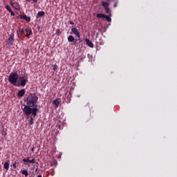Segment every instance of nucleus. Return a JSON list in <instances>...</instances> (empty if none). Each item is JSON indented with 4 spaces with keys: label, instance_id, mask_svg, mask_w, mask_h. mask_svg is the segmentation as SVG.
Instances as JSON below:
<instances>
[{
    "label": "nucleus",
    "instance_id": "obj_1",
    "mask_svg": "<svg viewBox=\"0 0 177 177\" xmlns=\"http://www.w3.org/2000/svg\"><path fill=\"white\" fill-rule=\"evenodd\" d=\"M38 102V96L35 93H30L26 98V104L24 105L22 111L26 115H33L37 117L38 108H37V102Z\"/></svg>",
    "mask_w": 177,
    "mask_h": 177
},
{
    "label": "nucleus",
    "instance_id": "obj_2",
    "mask_svg": "<svg viewBox=\"0 0 177 177\" xmlns=\"http://www.w3.org/2000/svg\"><path fill=\"white\" fill-rule=\"evenodd\" d=\"M17 80H19V75L17 74V71L11 73L8 76V81L12 84V85H14L15 86H17L16 84H17Z\"/></svg>",
    "mask_w": 177,
    "mask_h": 177
},
{
    "label": "nucleus",
    "instance_id": "obj_3",
    "mask_svg": "<svg viewBox=\"0 0 177 177\" xmlns=\"http://www.w3.org/2000/svg\"><path fill=\"white\" fill-rule=\"evenodd\" d=\"M14 42H15V33H11L6 41L7 48H9V46H12Z\"/></svg>",
    "mask_w": 177,
    "mask_h": 177
},
{
    "label": "nucleus",
    "instance_id": "obj_4",
    "mask_svg": "<svg viewBox=\"0 0 177 177\" xmlns=\"http://www.w3.org/2000/svg\"><path fill=\"white\" fill-rule=\"evenodd\" d=\"M20 80L21 86H26L27 82H28V76H27V75H24L23 76L20 77Z\"/></svg>",
    "mask_w": 177,
    "mask_h": 177
},
{
    "label": "nucleus",
    "instance_id": "obj_5",
    "mask_svg": "<svg viewBox=\"0 0 177 177\" xmlns=\"http://www.w3.org/2000/svg\"><path fill=\"white\" fill-rule=\"evenodd\" d=\"M102 5L105 10L106 13H110V3L106 1H102Z\"/></svg>",
    "mask_w": 177,
    "mask_h": 177
},
{
    "label": "nucleus",
    "instance_id": "obj_6",
    "mask_svg": "<svg viewBox=\"0 0 177 177\" xmlns=\"http://www.w3.org/2000/svg\"><path fill=\"white\" fill-rule=\"evenodd\" d=\"M71 32H73V34L76 35V37H77V38H81V33H80V30H78V29L77 28H72Z\"/></svg>",
    "mask_w": 177,
    "mask_h": 177
},
{
    "label": "nucleus",
    "instance_id": "obj_7",
    "mask_svg": "<svg viewBox=\"0 0 177 177\" xmlns=\"http://www.w3.org/2000/svg\"><path fill=\"white\" fill-rule=\"evenodd\" d=\"M64 100L67 102V103L70 102L71 101V94L70 93H66L64 95Z\"/></svg>",
    "mask_w": 177,
    "mask_h": 177
},
{
    "label": "nucleus",
    "instance_id": "obj_8",
    "mask_svg": "<svg viewBox=\"0 0 177 177\" xmlns=\"http://www.w3.org/2000/svg\"><path fill=\"white\" fill-rule=\"evenodd\" d=\"M20 17V19H23V20H26V21H31V18L30 17H28L26 15H20L19 16Z\"/></svg>",
    "mask_w": 177,
    "mask_h": 177
},
{
    "label": "nucleus",
    "instance_id": "obj_9",
    "mask_svg": "<svg viewBox=\"0 0 177 177\" xmlns=\"http://www.w3.org/2000/svg\"><path fill=\"white\" fill-rule=\"evenodd\" d=\"M68 41L69 42H73V45H77V41H75V39H74V36L73 35H69L68 37Z\"/></svg>",
    "mask_w": 177,
    "mask_h": 177
},
{
    "label": "nucleus",
    "instance_id": "obj_10",
    "mask_svg": "<svg viewBox=\"0 0 177 177\" xmlns=\"http://www.w3.org/2000/svg\"><path fill=\"white\" fill-rule=\"evenodd\" d=\"M85 42H86V44L88 45L89 48H93L95 46L93 43L91 41L90 39L88 38L85 39Z\"/></svg>",
    "mask_w": 177,
    "mask_h": 177
},
{
    "label": "nucleus",
    "instance_id": "obj_11",
    "mask_svg": "<svg viewBox=\"0 0 177 177\" xmlns=\"http://www.w3.org/2000/svg\"><path fill=\"white\" fill-rule=\"evenodd\" d=\"M10 5L14 8L16 10H20V6L17 3H10Z\"/></svg>",
    "mask_w": 177,
    "mask_h": 177
},
{
    "label": "nucleus",
    "instance_id": "obj_12",
    "mask_svg": "<svg viewBox=\"0 0 177 177\" xmlns=\"http://www.w3.org/2000/svg\"><path fill=\"white\" fill-rule=\"evenodd\" d=\"M26 95V89H21L19 91H18V96L19 97H23Z\"/></svg>",
    "mask_w": 177,
    "mask_h": 177
},
{
    "label": "nucleus",
    "instance_id": "obj_13",
    "mask_svg": "<svg viewBox=\"0 0 177 177\" xmlns=\"http://www.w3.org/2000/svg\"><path fill=\"white\" fill-rule=\"evenodd\" d=\"M45 16V12L44 11H39L37 14V18L39 19L40 17H44Z\"/></svg>",
    "mask_w": 177,
    "mask_h": 177
},
{
    "label": "nucleus",
    "instance_id": "obj_14",
    "mask_svg": "<svg viewBox=\"0 0 177 177\" xmlns=\"http://www.w3.org/2000/svg\"><path fill=\"white\" fill-rule=\"evenodd\" d=\"M6 9H7L9 12V13H10L11 16H15V12H13V11L12 10V8H10V6L9 5H7L6 6Z\"/></svg>",
    "mask_w": 177,
    "mask_h": 177
},
{
    "label": "nucleus",
    "instance_id": "obj_15",
    "mask_svg": "<svg viewBox=\"0 0 177 177\" xmlns=\"http://www.w3.org/2000/svg\"><path fill=\"white\" fill-rule=\"evenodd\" d=\"M109 16L105 15L104 19H106V21H109L110 23L111 21V12H109Z\"/></svg>",
    "mask_w": 177,
    "mask_h": 177
},
{
    "label": "nucleus",
    "instance_id": "obj_16",
    "mask_svg": "<svg viewBox=\"0 0 177 177\" xmlns=\"http://www.w3.org/2000/svg\"><path fill=\"white\" fill-rule=\"evenodd\" d=\"M53 104L55 106V107H59V104H60V102H59V100L57 99H55L53 101Z\"/></svg>",
    "mask_w": 177,
    "mask_h": 177
},
{
    "label": "nucleus",
    "instance_id": "obj_17",
    "mask_svg": "<svg viewBox=\"0 0 177 177\" xmlns=\"http://www.w3.org/2000/svg\"><path fill=\"white\" fill-rule=\"evenodd\" d=\"M96 17H97V19H104V17H106V15H104V14H97Z\"/></svg>",
    "mask_w": 177,
    "mask_h": 177
},
{
    "label": "nucleus",
    "instance_id": "obj_18",
    "mask_svg": "<svg viewBox=\"0 0 177 177\" xmlns=\"http://www.w3.org/2000/svg\"><path fill=\"white\" fill-rule=\"evenodd\" d=\"M25 30L26 31V37H30L32 32L31 30H30L29 28H26Z\"/></svg>",
    "mask_w": 177,
    "mask_h": 177
},
{
    "label": "nucleus",
    "instance_id": "obj_19",
    "mask_svg": "<svg viewBox=\"0 0 177 177\" xmlns=\"http://www.w3.org/2000/svg\"><path fill=\"white\" fill-rule=\"evenodd\" d=\"M3 167H4L5 169H6V170L9 169V162H5Z\"/></svg>",
    "mask_w": 177,
    "mask_h": 177
},
{
    "label": "nucleus",
    "instance_id": "obj_20",
    "mask_svg": "<svg viewBox=\"0 0 177 177\" xmlns=\"http://www.w3.org/2000/svg\"><path fill=\"white\" fill-rule=\"evenodd\" d=\"M28 122H29L30 125H32V124H34V118H30L28 120Z\"/></svg>",
    "mask_w": 177,
    "mask_h": 177
},
{
    "label": "nucleus",
    "instance_id": "obj_21",
    "mask_svg": "<svg viewBox=\"0 0 177 177\" xmlns=\"http://www.w3.org/2000/svg\"><path fill=\"white\" fill-rule=\"evenodd\" d=\"M22 175H25V176H28V171L27 170H23Z\"/></svg>",
    "mask_w": 177,
    "mask_h": 177
},
{
    "label": "nucleus",
    "instance_id": "obj_22",
    "mask_svg": "<svg viewBox=\"0 0 177 177\" xmlns=\"http://www.w3.org/2000/svg\"><path fill=\"white\" fill-rule=\"evenodd\" d=\"M37 160H35V158H32V160H29V162H30V164H35Z\"/></svg>",
    "mask_w": 177,
    "mask_h": 177
},
{
    "label": "nucleus",
    "instance_id": "obj_23",
    "mask_svg": "<svg viewBox=\"0 0 177 177\" xmlns=\"http://www.w3.org/2000/svg\"><path fill=\"white\" fill-rule=\"evenodd\" d=\"M24 161V162H29L30 161V158H25L22 160Z\"/></svg>",
    "mask_w": 177,
    "mask_h": 177
},
{
    "label": "nucleus",
    "instance_id": "obj_24",
    "mask_svg": "<svg viewBox=\"0 0 177 177\" xmlns=\"http://www.w3.org/2000/svg\"><path fill=\"white\" fill-rule=\"evenodd\" d=\"M61 32H62L60 31V29H57V30H56L57 35H60Z\"/></svg>",
    "mask_w": 177,
    "mask_h": 177
},
{
    "label": "nucleus",
    "instance_id": "obj_25",
    "mask_svg": "<svg viewBox=\"0 0 177 177\" xmlns=\"http://www.w3.org/2000/svg\"><path fill=\"white\" fill-rule=\"evenodd\" d=\"M53 70H54V71H56L57 70V65H53Z\"/></svg>",
    "mask_w": 177,
    "mask_h": 177
},
{
    "label": "nucleus",
    "instance_id": "obj_26",
    "mask_svg": "<svg viewBox=\"0 0 177 177\" xmlns=\"http://www.w3.org/2000/svg\"><path fill=\"white\" fill-rule=\"evenodd\" d=\"M23 31H24V29L21 28L18 30V32H20L21 34L23 33Z\"/></svg>",
    "mask_w": 177,
    "mask_h": 177
},
{
    "label": "nucleus",
    "instance_id": "obj_27",
    "mask_svg": "<svg viewBox=\"0 0 177 177\" xmlns=\"http://www.w3.org/2000/svg\"><path fill=\"white\" fill-rule=\"evenodd\" d=\"M17 37L18 38H20V37H21V33H20V32L17 31Z\"/></svg>",
    "mask_w": 177,
    "mask_h": 177
},
{
    "label": "nucleus",
    "instance_id": "obj_28",
    "mask_svg": "<svg viewBox=\"0 0 177 177\" xmlns=\"http://www.w3.org/2000/svg\"><path fill=\"white\" fill-rule=\"evenodd\" d=\"M34 150H35V147H32V148H30V151H32V152H34Z\"/></svg>",
    "mask_w": 177,
    "mask_h": 177
},
{
    "label": "nucleus",
    "instance_id": "obj_29",
    "mask_svg": "<svg viewBox=\"0 0 177 177\" xmlns=\"http://www.w3.org/2000/svg\"><path fill=\"white\" fill-rule=\"evenodd\" d=\"M69 24H71V26H74V23L73 21H69Z\"/></svg>",
    "mask_w": 177,
    "mask_h": 177
},
{
    "label": "nucleus",
    "instance_id": "obj_30",
    "mask_svg": "<svg viewBox=\"0 0 177 177\" xmlns=\"http://www.w3.org/2000/svg\"><path fill=\"white\" fill-rule=\"evenodd\" d=\"M117 5H118V3H115V4H114V8H117Z\"/></svg>",
    "mask_w": 177,
    "mask_h": 177
},
{
    "label": "nucleus",
    "instance_id": "obj_31",
    "mask_svg": "<svg viewBox=\"0 0 177 177\" xmlns=\"http://www.w3.org/2000/svg\"><path fill=\"white\" fill-rule=\"evenodd\" d=\"M58 133H59V130L57 129L56 131H55V134H56V135H58Z\"/></svg>",
    "mask_w": 177,
    "mask_h": 177
},
{
    "label": "nucleus",
    "instance_id": "obj_32",
    "mask_svg": "<svg viewBox=\"0 0 177 177\" xmlns=\"http://www.w3.org/2000/svg\"><path fill=\"white\" fill-rule=\"evenodd\" d=\"M33 2H35V3H37V2H38V0H32Z\"/></svg>",
    "mask_w": 177,
    "mask_h": 177
},
{
    "label": "nucleus",
    "instance_id": "obj_33",
    "mask_svg": "<svg viewBox=\"0 0 177 177\" xmlns=\"http://www.w3.org/2000/svg\"><path fill=\"white\" fill-rule=\"evenodd\" d=\"M13 167L16 168V163H13Z\"/></svg>",
    "mask_w": 177,
    "mask_h": 177
},
{
    "label": "nucleus",
    "instance_id": "obj_34",
    "mask_svg": "<svg viewBox=\"0 0 177 177\" xmlns=\"http://www.w3.org/2000/svg\"><path fill=\"white\" fill-rule=\"evenodd\" d=\"M37 177H42V176L41 175H38Z\"/></svg>",
    "mask_w": 177,
    "mask_h": 177
},
{
    "label": "nucleus",
    "instance_id": "obj_35",
    "mask_svg": "<svg viewBox=\"0 0 177 177\" xmlns=\"http://www.w3.org/2000/svg\"><path fill=\"white\" fill-rule=\"evenodd\" d=\"M26 1H28V2H30V1H31V0H26Z\"/></svg>",
    "mask_w": 177,
    "mask_h": 177
}]
</instances>
